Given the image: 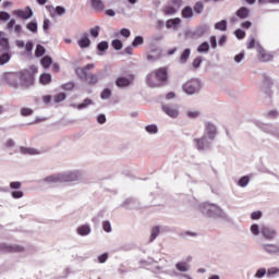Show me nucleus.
<instances>
[{"label":"nucleus","instance_id":"obj_1","mask_svg":"<svg viewBox=\"0 0 279 279\" xmlns=\"http://www.w3.org/2000/svg\"><path fill=\"white\" fill-rule=\"evenodd\" d=\"M38 68L32 65L28 69L21 70L20 72H7L3 75V82L11 86V88H31L36 80Z\"/></svg>","mask_w":279,"mask_h":279},{"label":"nucleus","instance_id":"obj_2","mask_svg":"<svg viewBox=\"0 0 279 279\" xmlns=\"http://www.w3.org/2000/svg\"><path fill=\"white\" fill-rule=\"evenodd\" d=\"M93 69H95V64L89 63L83 68H76L75 73L77 77H80V80H84L85 82H87V84H89V86H95V84H98L99 82V75L88 73V71H93Z\"/></svg>","mask_w":279,"mask_h":279},{"label":"nucleus","instance_id":"obj_3","mask_svg":"<svg viewBox=\"0 0 279 279\" xmlns=\"http://www.w3.org/2000/svg\"><path fill=\"white\" fill-rule=\"evenodd\" d=\"M199 88H202V84L197 80L187 81L183 85V90L186 95H195V93H199Z\"/></svg>","mask_w":279,"mask_h":279},{"label":"nucleus","instance_id":"obj_4","mask_svg":"<svg viewBox=\"0 0 279 279\" xmlns=\"http://www.w3.org/2000/svg\"><path fill=\"white\" fill-rule=\"evenodd\" d=\"M256 51L259 62H271L274 60V54L265 50L260 44L256 45Z\"/></svg>","mask_w":279,"mask_h":279},{"label":"nucleus","instance_id":"obj_5","mask_svg":"<svg viewBox=\"0 0 279 279\" xmlns=\"http://www.w3.org/2000/svg\"><path fill=\"white\" fill-rule=\"evenodd\" d=\"M73 180H77V175H75V173H71L69 177L62 174H54L46 178V182H64Z\"/></svg>","mask_w":279,"mask_h":279},{"label":"nucleus","instance_id":"obj_6","mask_svg":"<svg viewBox=\"0 0 279 279\" xmlns=\"http://www.w3.org/2000/svg\"><path fill=\"white\" fill-rule=\"evenodd\" d=\"M134 82V75L130 74L129 76H120L116 80V86L118 88H128Z\"/></svg>","mask_w":279,"mask_h":279},{"label":"nucleus","instance_id":"obj_7","mask_svg":"<svg viewBox=\"0 0 279 279\" xmlns=\"http://www.w3.org/2000/svg\"><path fill=\"white\" fill-rule=\"evenodd\" d=\"M146 83L149 88H158L159 86H162V83L158 78V76L155 74V72H151L146 77Z\"/></svg>","mask_w":279,"mask_h":279},{"label":"nucleus","instance_id":"obj_8","mask_svg":"<svg viewBox=\"0 0 279 279\" xmlns=\"http://www.w3.org/2000/svg\"><path fill=\"white\" fill-rule=\"evenodd\" d=\"M14 16H17V19H23L24 21H27V19H32L34 12L29 7H27L25 10H15L13 11Z\"/></svg>","mask_w":279,"mask_h":279},{"label":"nucleus","instance_id":"obj_9","mask_svg":"<svg viewBox=\"0 0 279 279\" xmlns=\"http://www.w3.org/2000/svg\"><path fill=\"white\" fill-rule=\"evenodd\" d=\"M260 233L263 234L264 239L267 241H274L276 239L277 232L271 227H262Z\"/></svg>","mask_w":279,"mask_h":279},{"label":"nucleus","instance_id":"obj_10","mask_svg":"<svg viewBox=\"0 0 279 279\" xmlns=\"http://www.w3.org/2000/svg\"><path fill=\"white\" fill-rule=\"evenodd\" d=\"M193 143L198 151H203V149L210 147V143L208 142L206 136H203L201 138H194Z\"/></svg>","mask_w":279,"mask_h":279},{"label":"nucleus","instance_id":"obj_11","mask_svg":"<svg viewBox=\"0 0 279 279\" xmlns=\"http://www.w3.org/2000/svg\"><path fill=\"white\" fill-rule=\"evenodd\" d=\"M161 108L163 112L168 114V117H170L171 119H175L178 114H180V112L178 111V108L171 105H163Z\"/></svg>","mask_w":279,"mask_h":279},{"label":"nucleus","instance_id":"obj_12","mask_svg":"<svg viewBox=\"0 0 279 279\" xmlns=\"http://www.w3.org/2000/svg\"><path fill=\"white\" fill-rule=\"evenodd\" d=\"M154 73L159 80V82H161V84H165V82H167V77H168L167 68H159L155 70Z\"/></svg>","mask_w":279,"mask_h":279},{"label":"nucleus","instance_id":"obj_13","mask_svg":"<svg viewBox=\"0 0 279 279\" xmlns=\"http://www.w3.org/2000/svg\"><path fill=\"white\" fill-rule=\"evenodd\" d=\"M182 23L180 17L170 19L166 22L167 29H178Z\"/></svg>","mask_w":279,"mask_h":279},{"label":"nucleus","instance_id":"obj_14","mask_svg":"<svg viewBox=\"0 0 279 279\" xmlns=\"http://www.w3.org/2000/svg\"><path fill=\"white\" fill-rule=\"evenodd\" d=\"M235 16H238V19H241V21H245V19H250V9L246 7L240 8L235 12Z\"/></svg>","mask_w":279,"mask_h":279},{"label":"nucleus","instance_id":"obj_15","mask_svg":"<svg viewBox=\"0 0 279 279\" xmlns=\"http://www.w3.org/2000/svg\"><path fill=\"white\" fill-rule=\"evenodd\" d=\"M78 47L81 49H86L90 47V39L88 38V34H84L78 40H77Z\"/></svg>","mask_w":279,"mask_h":279},{"label":"nucleus","instance_id":"obj_16","mask_svg":"<svg viewBox=\"0 0 279 279\" xmlns=\"http://www.w3.org/2000/svg\"><path fill=\"white\" fill-rule=\"evenodd\" d=\"M263 250H265L267 254H279V246L277 244H264Z\"/></svg>","mask_w":279,"mask_h":279},{"label":"nucleus","instance_id":"obj_17","mask_svg":"<svg viewBox=\"0 0 279 279\" xmlns=\"http://www.w3.org/2000/svg\"><path fill=\"white\" fill-rule=\"evenodd\" d=\"M92 8L97 12H104L106 10V5L101 0H92Z\"/></svg>","mask_w":279,"mask_h":279},{"label":"nucleus","instance_id":"obj_18","mask_svg":"<svg viewBox=\"0 0 279 279\" xmlns=\"http://www.w3.org/2000/svg\"><path fill=\"white\" fill-rule=\"evenodd\" d=\"M205 130L209 138L213 141L217 134V128L215 126V124L207 123Z\"/></svg>","mask_w":279,"mask_h":279},{"label":"nucleus","instance_id":"obj_19","mask_svg":"<svg viewBox=\"0 0 279 279\" xmlns=\"http://www.w3.org/2000/svg\"><path fill=\"white\" fill-rule=\"evenodd\" d=\"M20 151H21V154L28 155V156H36V155L40 154V151H38L37 149L27 148V147H20Z\"/></svg>","mask_w":279,"mask_h":279},{"label":"nucleus","instance_id":"obj_20","mask_svg":"<svg viewBox=\"0 0 279 279\" xmlns=\"http://www.w3.org/2000/svg\"><path fill=\"white\" fill-rule=\"evenodd\" d=\"M39 83L43 84V86H47L48 84H51V74L44 73L39 76Z\"/></svg>","mask_w":279,"mask_h":279},{"label":"nucleus","instance_id":"obj_21","mask_svg":"<svg viewBox=\"0 0 279 279\" xmlns=\"http://www.w3.org/2000/svg\"><path fill=\"white\" fill-rule=\"evenodd\" d=\"M193 8L191 7H185L183 8V10L181 11V16L183 19H193Z\"/></svg>","mask_w":279,"mask_h":279},{"label":"nucleus","instance_id":"obj_22","mask_svg":"<svg viewBox=\"0 0 279 279\" xmlns=\"http://www.w3.org/2000/svg\"><path fill=\"white\" fill-rule=\"evenodd\" d=\"M77 234H80L81 236H86V235L90 234V227L87 225H83V226L78 227Z\"/></svg>","mask_w":279,"mask_h":279},{"label":"nucleus","instance_id":"obj_23","mask_svg":"<svg viewBox=\"0 0 279 279\" xmlns=\"http://www.w3.org/2000/svg\"><path fill=\"white\" fill-rule=\"evenodd\" d=\"M40 64L41 66H44V69H49V66L53 64V60L51 59V57L45 56L44 58H41Z\"/></svg>","mask_w":279,"mask_h":279},{"label":"nucleus","instance_id":"obj_24","mask_svg":"<svg viewBox=\"0 0 279 279\" xmlns=\"http://www.w3.org/2000/svg\"><path fill=\"white\" fill-rule=\"evenodd\" d=\"M215 29H218L219 32H226L228 29V22L226 20L217 22L215 24Z\"/></svg>","mask_w":279,"mask_h":279},{"label":"nucleus","instance_id":"obj_25","mask_svg":"<svg viewBox=\"0 0 279 279\" xmlns=\"http://www.w3.org/2000/svg\"><path fill=\"white\" fill-rule=\"evenodd\" d=\"M0 250H7V252H23V246H8L2 244Z\"/></svg>","mask_w":279,"mask_h":279},{"label":"nucleus","instance_id":"obj_26","mask_svg":"<svg viewBox=\"0 0 279 279\" xmlns=\"http://www.w3.org/2000/svg\"><path fill=\"white\" fill-rule=\"evenodd\" d=\"M189 58H191V49L186 48V49L182 52V54H181L179 61H180L181 64H184V63L186 62V60H189Z\"/></svg>","mask_w":279,"mask_h":279},{"label":"nucleus","instance_id":"obj_27","mask_svg":"<svg viewBox=\"0 0 279 279\" xmlns=\"http://www.w3.org/2000/svg\"><path fill=\"white\" fill-rule=\"evenodd\" d=\"M209 50H210V45H208L207 41H204L197 48L198 53H208Z\"/></svg>","mask_w":279,"mask_h":279},{"label":"nucleus","instance_id":"obj_28","mask_svg":"<svg viewBox=\"0 0 279 279\" xmlns=\"http://www.w3.org/2000/svg\"><path fill=\"white\" fill-rule=\"evenodd\" d=\"M158 234H160V228L158 226L153 227L149 242L151 243L153 241H156Z\"/></svg>","mask_w":279,"mask_h":279},{"label":"nucleus","instance_id":"obj_29","mask_svg":"<svg viewBox=\"0 0 279 279\" xmlns=\"http://www.w3.org/2000/svg\"><path fill=\"white\" fill-rule=\"evenodd\" d=\"M88 106H93V100L90 98H85L82 104L76 106L77 110H83V108H88Z\"/></svg>","mask_w":279,"mask_h":279},{"label":"nucleus","instance_id":"obj_30","mask_svg":"<svg viewBox=\"0 0 279 279\" xmlns=\"http://www.w3.org/2000/svg\"><path fill=\"white\" fill-rule=\"evenodd\" d=\"M194 12L195 14H202L204 12V2L198 1L194 4Z\"/></svg>","mask_w":279,"mask_h":279},{"label":"nucleus","instance_id":"obj_31","mask_svg":"<svg viewBox=\"0 0 279 279\" xmlns=\"http://www.w3.org/2000/svg\"><path fill=\"white\" fill-rule=\"evenodd\" d=\"M163 12L167 16H171L173 14H175L178 12V9H175L174 7L172 5H168L163 9Z\"/></svg>","mask_w":279,"mask_h":279},{"label":"nucleus","instance_id":"obj_32","mask_svg":"<svg viewBox=\"0 0 279 279\" xmlns=\"http://www.w3.org/2000/svg\"><path fill=\"white\" fill-rule=\"evenodd\" d=\"M66 99V94L64 93H59L53 97V102L54 104H60L61 101H64Z\"/></svg>","mask_w":279,"mask_h":279},{"label":"nucleus","instance_id":"obj_33","mask_svg":"<svg viewBox=\"0 0 279 279\" xmlns=\"http://www.w3.org/2000/svg\"><path fill=\"white\" fill-rule=\"evenodd\" d=\"M26 28L29 31V32H33V34H36L38 32V24L36 22H29L27 25H26Z\"/></svg>","mask_w":279,"mask_h":279},{"label":"nucleus","instance_id":"obj_34","mask_svg":"<svg viewBox=\"0 0 279 279\" xmlns=\"http://www.w3.org/2000/svg\"><path fill=\"white\" fill-rule=\"evenodd\" d=\"M35 56L36 58H41V56H45V47L43 45H37Z\"/></svg>","mask_w":279,"mask_h":279},{"label":"nucleus","instance_id":"obj_35","mask_svg":"<svg viewBox=\"0 0 279 279\" xmlns=\"http://www.w3.org/2000/svg\"><path fill=\"white\" fill-rule=\"evenodd\" d=\"M146 132L148 134H157L158 133V126L156 124H150L145 128Z\"/></svg>","mask_w":279,"mask_h":279},{"label":"nucleus","instance_id":"obj_36","mask_svg":"<svg viewBox=\"0 0 279 279\" xmlns=\"http://www.w3.org/2000/svg\"><path fill=\"white\" fill-rule=\"evenodd\" d=\"M112 47L117 51H121V49H123V43L119 39H114V40H112Z\"/></svg>","mask_w":279,"mask_h":279},{"label":"nucleus","instance_id":"obj_37","mask_svg":"<svg viewBox=\"0 0 279 279\" xmlns=\"http://www.w3.org/2000/svg\"><path fill=\"white\" fill-rule=\"evenodd\" d=\"M179 271H189V264L181 262L175 265Z\"/></svg>","mask_w":279,"mask_h":279},{"label":"nucleus","instance_id":"obj_38","mask_svg":"<svg viewBox=\"0 0 279 279\" xmlns=\"http://www.w3.org/2000/svg\"><path fill=\"white\" fill-rule=\"evenodd\" d=\"M238 184H239V186H242V187L247 186V184H250V177H247V175L242 177L239 180Z\"/></svg>","mask_w":279,"mask_h":279},{"label":"nucleus","instance_id":"obj_39","mask_svg":"<svg viewBox=\"0 0 279 279\" xmlns=\"http://www.w3.org/2000/svg\"><path fill=\"white\" fill-rule=\"evenodd\" d=\"M234 34L239 40H243V38H245V31L241 28L235 29Z\"/></svg>","mask_w":279,"mask_h":279},{"label":"nucleus","instance_id":"obj_40","mask_svg":"<svg viewBox=\"0 0 279 279\" xmlns=\"http://www.w3.org/2000/svg\"><path fill=\"white\" fill-rule=\"evenodd\" d=\"M112 92L108 88H105L100 94L101 99H110Z\"/></svg>","mask_w":279,"mask_h":279},{"label":"nucleus","instance_id":"obj_41","mask_svg":"<svg viewBox=\"0 0 279 279\" xmlns=\"http://www.w3.org/2000/svg\"><path fill=\"white\" fill-rule=\"evenodd\" d=\"M21 114H22V117H32V114H34V110H32L29 108H22Z\"/></svg>","mask_w":279,"mask_h":279},{"label":"nucleus","instance_id":"obj_42","mask_svg":"<svg viewBox=\"0 0 279 279\" xmlns=\"http://www.w3.org/2000/svg\"><path fill=\"white\" fill-rule=\"evenodd\" d=\"M61 88L63 90H73V88H75V83L73 82L65 83L61 86Z\"/></svg>","mask_w":279,"mask_h":279},{"label":"nucleus","instance_id":"obj_43","mask_svg":"<svg viewBox=\"0 0 279 279\" xmlns=\"http://www.w3.org/2000/svg\"><path fill=\"white\" fill-rule=\"evenodd\" d=\"M144 43V39L142 36H137L134 38L133 43H132V46L133 47H138V45H143Z\"/></svg>","mask_w":279,"mask_h":279},{"label":"nucleus","instance_id":"obj_44","mask_svg":"<svg viewBox=\"0 0 279 279\" xmlns=\"http://www.w3.org/2000/svg\"><path fill=\"white\" fill-rule=\"evenodd\" d=\"M251 232L252 234H254L255 236H258V234H260V230L258 228V225L254 223L251 226Z\"/></svg>","mask_w":279,"mask_h":279},{"label":"nucleus","instance_id":"obj_45","mask_svg":"<svg viewBox=\"0 0 279 279\" xmlns=\"http://www.w3.org/2000/svg\"><path fill=\"white\" fill-rule=\"evenodd\" d=\"M98 51H106L108 49V41H101L97 46Z\"/></svg>","mask_w":279,"mask_h":279},{"label":"nucleus","instance_id":"obj_46","mask_svg":"<svg viewBox=\"0 0 279 279\" xmlns=\"http://www.w3.org/2000/svg\"><path fill=\"white\" fill-rule=\"evenodd\" d=\"M192 65H193L195 69H199V66L202 65V57H196V58L193 60Z\"/></svg>","mask_w":279,"mask_h":279},{"label":"nucleus","instance_id":"obj_47","mask_svg":"<svg viewBox=\"0 0 279 279\" xmlns=\"http://www.w3.org/2000/svg\"><path fill=\"white\" fill-rule=\"evenodd\" d=\"M89 34L94 38H97V36H99V26H95L94 28H90L89 29Z\"/></svg>","mask_w":279,"mask_h":279},{"label":"nucleus","instance_id":"obj_48","mask_svg":"<svg viewBox=\"0 0 279 279\" xmlns=\"http://www.w3.org/2000/svg\"><path fill=\"white\" fill-rule=\"evenodd\" d=\"M263 217V213L262 211H253L252 214H251V219H253V220H258V219H260Z\"/></svg>","mask_w":279,"mask_h":279},{"label":"nucleus","instance_id":"obj_49","mask_svg":"<svg viewBox=\"0 0 279 279\" xmlns=\"http://www.w3.org/2000/svg\"><path fill=\"white\" fill-rule=\"evenodd\" d=\"M102 228H104L105 232H112V227L110 225V221H104Z\"/></svg>","mask_w":279,"mask_h":279},{"label":"nucleus","instance_id":"obj_50","mask_svg":"<svg viewBox=\"0 0 279 279\" xmlns=\"http://www.w3.org/2000/svg\"><path fill=\"white\" fill-rule=\"evenodd\" d=\"M21 186H23V183L19 182V181H14L10 183V189H13L15 191H17V189H21Z\"/></svg>","mask_w":279,"mask_h":279},{"label":"nucleus","instance_id":"obj_51","mask_svg":"<svg viewBox=\"0 0 279 279\" xmlns=\"http://www.w3.org/2000/svg\"><path fill=\"white\" fill-rule=\"evenodd\" d=\"M265 274H267V269L265 268H260L256 271L255 274V278H263L265 276Z\"/></svg>","mask_w":279,"mask_h":279},{"label":"nucleus","instance_id":"obj_52","mask_svg":"<svg viewBox=\"0 0 279 279\" xmlns=\"http://www.w3.org/2000/svg\"><path fill=\"white\" fill-rule=\"evenodd\" d=\"M0 21H10V13L5 11L0 12Z\"/></svg>","mask_w":279,"mask_h":279},{"label":"nucleus","instance_id":"obj_53","mask_svg":"<svg viewBox=\"0 0 279 279\" xmlns=\"http://www.w3.org/2000/svg\"><path fill=\"white\" fill-rule=\"evenodd\" d=\"M11 195L14 199H21L23 197V191H13Z\"/></svg>","mask_w":279,"mask_h":279},{"label":"nucleus","instance_id":"obj_54","mask_svg":"<svg viewBox=\"0 0 279 279\" xmlns=\"http://www.w3.org/2000/svg\"><path fill=\"white\" fill-rule=\"evenodd\" d=\"M276 274H279V268L277 267H271L267 270L268 276H276Z\"/></svg>","mask_w":279,"mask_h":279},{"label":"nucleus","instance_id":"obj_55","mask_svg":"<svg viewBox=\"0 0 279 279\" xmlns=\"http://www.w3.org/2000/svg\"><path fill=\"white\" fill-rule=\"evenodd\" d=\"M254 47H256V39H254V37H251L250 41L247 43L246 48L247 49H254Z\"/></svg>","mask_w":279,"mask_h":279},{"label":"nucleus","instance_id":"obj_56","mask_svg":"<svg viewBox=\"0 0 279 279\" xmlns=\"http://www.w3.org/2000/svg\"><path fill=\"white\" fill-rule=\"evenodd\" d=\"M272 84L274 82L268 76H264V86L271 88Z\"/></svg>","mask_w":279,"mask_h":279},{"label":"nucleus","instance_id":"obj_57","mask_svg":"<svg viewBox=\"0 0 279 279\" xmlns=\"http://www.w3.org/2000/svg\"><path fill=\"white\" fill-rule=\"evenodd\" d=\"M187 117L189 119H197V117H199L198 111H187Z\"/></svg>","mask_w":279,"mask_h":279},{"label":"nucleus","instance_id":"obj_58","mask_svg":"<svg viewBox=\"0 0 279 279\" xmlns=\"http://www.w3.org/2000/svg\"><path fill=\"white\" fill-rule=\"evenodd\" d=\"M120 34H121V36H123L124 38H130V36H131L130 29H128V28H122V29L120 31Z\"/></svg>","mask_w":279,"mask_h":279},{"label":"nucleus","instance_id":"obj_59","mask_svg":"<svg viewBox=\"0 0 279 279\" xmlns=\"http://www.w3.org/2000/svg\"><path fill=\"white\" fill-rule=\"evenodd\" d=\"M54 10L59 16H62V14H64V12H66V9H64L63 7H57Z\"/></svg>","mask_w":279,"mask_h":279},{"label":"nucleus","instance_id":"obj_60","mask_svg":"<svg viewBox=\"0 0 279 279\" xmlns=\"http://www.w3.org/2000/svg\"><path fill=\"white\" fill-rule=\"evenodd\" d=\"M241 27L242 29H250V27H252V22L250 21L242 22Z\"/></svg>","mask_w":279,"mask_h":279},{"label":"nucleus","instance_id":"obj_61","mask_svg":"<svg viewBox=\"0 0 279 279\" xmlns=\"http://www.w3.org/2000/svg\"><path fill=\"white\" fill-rule=\"evenodd\" d=\"M99 263H106L108 260V253H104L102 255L98 256Z\"/></svg>","mask_w":279,"mask_h":279},{"label":"nucleus","instance_id":"obj_62","mask_svg":"<svg viewBox=\"0 0 279 279\" xmlns=\"http://www.w3.org/2000/svg\"><path fill=\"white\" fill-rule=\"evenodd\" d=\"M97 121H98V123H100V125H104V123H106V116L105 114H99L97 117Z\"/></svg>","mask_w":279,"mask_h":279},{"label":"nucleus","instance_id":"obj_63","mask_svg":"<svg viewBox=\"0 0 279 279\" xmlns=\"http://www.w3.org/2000/svg\"><path fill=\"white\" fill-rule=\"evenodd\" d=\"M43 101H44V104H51V95H45V96H43Z\"/></svg>","mask_w":279,"mask_h":279},{"label":"nucleus","instance_id":"obj_64","mask_svg":"<svg viewBox=\"0 0 279 279\" xmlns=\"http://www.w3.org/2000/svg\"><path fill=\"white\" fill-rule=\"evenodd\" d=\"M26 51H32L34 49V44L32 41H28L25 46Z\"/></svg>","mask_w":279,"mask_h":279}]
</instances>
